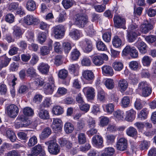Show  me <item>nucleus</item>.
<instances>
[{"mask_svg": "<svg viewBox=\"0 0 156 156\" xmlns=\"http://www.w3.org/2000/svg\"><path fill=\"white\" fill-rule=\"evenodd\" d=\"M45 144L48 145V151L51 154L56 155L59 153L60 147L58 145L54 140L45 142Z\"/></svg>", "mask_w": 156, "mask_h": 156, "instance_id": "1", "label": "nucleus"}, {"mask_svg": "<svg viewBox=\"0 0 156 156\" xmlns=\"http://www.w3.org/2000/svg\"><path fill=\"white\" fill-rule=\"evenodd\" d=\"M108 59L107 55L102 53L94 55L92 58V61L95 65L100 66L103 64L104 60L107 61Z\"/></svg>", "mask_w": 156, "mask_h": 156, "instance_id": "2", "label": "nucleus"}, {"mask_svg": "<svg viewBox=\"0 0 156 156\" xmlns=\"http://www.w3.org/2000/svg\"><path fill=\"white\" fill-rule=\"evenodd\" d=\"M114 26L118 28L126 29L125 26L126 21L122 16L119 15H115L113 18Z\"/></svg>", "mask_w": 156, "mask_h": 156, "instance_id": "3", "label": "nucleus"}, {"mask_svg": "<svg viewBox=\"0 0 156 156\" xmlns=\"http://www.w3.org/2000/svg\"><path fill=\"white\" fill-rule=\"evenodd\" d=\"M79 45L86 53H89L92 50V43L88 39L85 38L80 41Z\"/></svg>", "mask_w": 156, "mask_h": 156, "instance_id": "4", "label": "nucleus"}, {"mask_svg": "<svg viewBox=\"0 0 156 156\" xmlns=\"http://www.w3.org/2000/svg\"><path fill=\"white\" fill-rule=\"evenodd\" d=\"M122 53L125 55L129 54L133 58H136L138 57V51L134 47L130 45H127L125 48L122 51Z\"/></svg>", "mask_w": 156, "mask_h": 156, "instance_id": "5", "label": "nucleus"}, {"mask_svg": "<svg viewBox=\"0 0 156 156\" xmlns=\"http://www.w3.org/2000/svg\"><path fill=\"white\" fill-rule=\"evenodd\" d=\"M65 32L64 27L62 25H59L53 27V32L55 38L60 39L64 36Z\"/></svg>", "mask_w": 156, "mask_h": 156, "instance_id": "6", "label": "nucleus"}, {"mask_svg": "<svg viewBox=\"0 0 156 156\" xmlns=\"http://www.w3.org/2000/svg\"><path fill=\"white\" fill-rule=\"evenodd\" d=\"M7 114L11 118H15L19 113L18 107L15 105L12 104L7 106L5 109Z\"/></svg>", "mask_w": 156, "mask_h": 156, "instance_id": "7", "label": "nucleus"}, {"mask_svg": "<svg viewBox=\"0 0 156 156\" xmlns=\"http://www.w3.org/2000/svg\"><path fill=\"white\" fill-rule=\"evenodd\" d=\"M87 20V18L85 14L81 13H79L76 15L75 23L80 27H83Z\"/></svg>", "mask_w": 156, "mask_h": 156, "instance_id": "8", "label": "nucleus"}, {"mask_svg": "<svg viewBox=\"0 0 156 156\" xmlns=\"http://www.w3.org/2000/svg\"><path fill=\"white\" fill-rule=\"evenodd\" d=\"M24 21L28 25H36L40 23V20L34 15H28L24 17Z\"/></svg>", "mask_w": 156, "mask_h": 156, "instance_id": "9", "label": "nucleus"}, {"mask_svg": "<svg viewBox=\"0 0 156 156\" xmlns=\"http://www.w3.org/2000/svg\"><path fill=\"white\" fill-rule=\"evenodd\" d=\"M82 76L83 79L90 83L94 80V76L93 72L91 70H83L82 72Z\"/></svg>", "mask_w": 156, "mask_h": 156, "instance_id": "10", "label": "nucleus"}, {"mask_svg": "<svg viewBox=\"0 0 156 156\" xmlns=\"http://www.w3.org/2000/svg\"><path fill=\"white\" fill-rule=\"evenodd\" d=\"M103 138L100 135H95L92 138V144L97 148H101L103 147Z\"/></svg>", "mask_w": 156, "mask_h": 156, "instance_id": "11", "label": "nucleus"}, {"mask_svg": "<svg viewBox=\"0 0 156 156\" xmlns=\"http://www.w3.org/2000/svg\"><path fill=\"white\" fill-rule=\"evenodd\" d=\"M83 91L89 99H92L95 97V90L92 87H85Z\"/></svg>", "mask_w": 156, "mask_h": 156, "instance_id": "12", "label": "nucleus"}, {"mask_svg": "<svg viewBox=\"0 0 156 156\" xmlns=\"http://www.w3.org/2000/svg\"><path fill=\"white\" fill-rule=\"evenodd\" d=\"M127 145V140L124 138H121L119 139L117 142V148L118 150L123 151L126 149Z\"/></svg>", "mask_w": 156, "mask_h": 156, "instance_id": "13", "label": "nucleus"}, {"mask_svg": "<svg viewBox=\"0 0 156 156\" xmlns=\"http://www.w3.org/2000/svg\"><path fill=\"white\" fill-rule=\"evenodd\" d=\"M153 28V25L148 21H145L140 27V31L144 34H146Z\"/></svg>", "mask_w": 156, "mask_h": 156, "instance_id": "14", "label": "nucleus"}, {"mask_svg": "<svg viewBox=\"0 0 156 156\" xmlns=\"http://www.w3.org/2000/svg\"><path fill=\"white\" fill-rule=\"evenodd\" d=\"M69 35L73 40H77L82 37L83 34L80 30L74 29L69 32Z\"/></svg>", "mask_w": 156, "mask_h": 156, "instance_id": "15", "label": "nucleus"}, {"mask_svg": "<svg viewBox=\"0 0 156 156\" xmlns=\"http://www.w3.org/2000/svg\"><path fill=\"white\" fill-rule=\"evenodd\" d=\"M58 143L62 147L66 148L69 150L72 147V143L67 139L63 138H61L58 140Z\"/></svg>", "mask_w": 156, "mask_h": 156, "instance_id": "16", "label": "nucleus"}, {"mask_svg": "<svg viewBox=\"0 0 156 156\" xmlns=\"http://www.w3.org/2000/svg\"><path fill=\"white\" fill-rule=\"evenodd\" d=\"M62 126V122L60 118H54L53 119L52 128L55 130L60 129Z\"/></svg>", "mask_w": 156, "mask_h": 156, "instance_id": "17", "label": "nucleus"}, {"mask_svg": "<svg viewBox=\"0 0 156 156\" xmlns=\"http://www.w3.org/2000/svg\"><path fill=\"white\" fill-rule=\"evenodd\" d=\"M140 35V33L138 31H130L128 33L127 35L128 41L129 42H133L136 39L137 37Z\"/></svg>", "mask_w": 156, "mask_h": 156, "instance_id": "18", "label": "nucleus"}, {"mask_svg": "<svg viewBox=\"0 0 156 156\" xmlns=\"http://www.w3.org/2000/svg\"><path fill=\"white\" fill-rule=\"evenodd\" d=\"M136 112L133 109H131L126 112V119L129 122L133 121L135 118Z\"/></svg>", "mask_w": 156, "mask_h": 156, "instance_id": "19", "label": "nucleus"}, {"mask_svg": "<svg viewBox=\"0 0 156 156\" xmlns=\"http://www.w3.org/2000/svg\"><path fill=\"white\" fill-rule=\"evenodd\" d=\"M50 67V66L48 64L42 62L39 64L37 69L42 73L46 74L48 72Z\"/></svg>", "mask_w": 156, "mask_h": 156, "instance_id": "20", "label": "nucleus"}, {"mask_svg": "<svg viewBox=\"0 0 156 156\" xmlns=\"http://www.w3.org/2000/svg\"><path fill=\"white\" fill-rule=\"evenodd\" d=\"M24 31L21 28L18 26H15L13 28L12 35L14 38L19 39L22 37Z\"/></svg>", "mask_w": 156, "mask_h": 156, "instance_id": "21", "label": "nucleus"}, {"mask_svg": "<svg viewBox=\"0 0 156 156\" xmlns=\"http://www.w3.org/2000/svg\"><path fill=\"white\" fill-rule=\"evenodd\" d=\"M134 45L137 47L141 53L145 54L146 52L147 45L144 42L137 41L134 44Z\"/></svg>", "mask_w": 156, "mask_h": 156, "instance_id": "22", "label": "nucleus"}, {"mask_svg": "<svg viewBox=\"0 0 156 156\" xmlns=\"http://www.w3.org/2000/svg\"><path fill=\"white\" fill-rule=\"evenodd\" d=\"M114 118L116 121L122 120L123 119L124 113L120 110H117L113 112Z\"/></svg>", "mask_w": 156, "mask_h": 156, "instance_id": "23", "label": "nucleus"}, {"mask_svg": "<svg viewBox=\"0 0 156 156\" xmlns=\"http://www.w3.org/2000/svg\"><path fill=\"white\" fill-rule=\"evenodd\" d=\"M128 86L127 81L125 79L119 80L118 83V86L121 92H124L127 89Z\"/></svg>", "mask_w": 156, "mask_h": 156, "instance_id": "24", "label": "nucleus"}, {"mask_svg": "<svg viewBox=\"0 0 156 156\" xmlns=\"http://www.w3.org/2000/svg\"><path fill=\"white\" fill-rule=\"evenodd\" d=\"M113 46L116 48H119L122 46V41L121 37L118 36H114L112 39Z\"/></svg>", "mask_w": 156, "mask_h": 156, "instance_id": "25", "label": "nucleus"}, {"mask_svg": "<svg viewBox=\"0 0 156 156\" xmlns=\"http://www.w3.org/2000/svg\"><path fill=\"white\" fill-rule=\"evenodd\" d=\"M42 148L41 146L40 145H37L32 148L31 153L27 154L28 156H37L42 151Z\"/></svg>", "mask_w": 156, "mask_h": 156, "instance_id": "26", "label": "nucleus"}, {"mask_svg": "<svg viewBox=\"0 0 156 156\" xmlns=\"http://www.w3.org/2000/svg\"><path fill=\"white\" fill-rule=\"evenodd\" d=\"M26 8L29 11H34L37 8L35 2L33 0H28L27 2Z\"/></svg>", "mask_w": 156, "mask_h": 156, "instance_id": "27", "label": "nucleus"}, {"mask_svg": "<svg viewBox=\"0 0 156 156\" xmlns=\"http://www.w3.org/2000/svg\"><path fill=\"white\" fill-rule=\"evenodd\" d=\"M80 66L77 64H70L69 66V72L75 76H77L78 74V71Z\"/></svg>", "mask_w": 156, "mask_h": 156, "instance_id": "28", "label": "nucleus"}, {"mask_svg": "<svg viewBox=\"0 0 156 156\" xmlns=\"http://www.w3.org/2000/svg\"><path fill=\"white\" fill-rule=\"evenodd\" d=\"M126 133L128 136L132 137H136L137 134L136 129L132 126H130L127 129Z\"/></svg>", "mask_w": 156, "mask_h": 156, "instance_id": "29", "label": "nucleus"}, {"mask_svg": "<svg viewBox=\"0 0 156 156\" xmlns=\"http://www.w3.org/2000/svg\"><path fill=\"white\" fill-rule=\"evenodd\" d=\"M64 112L63 108L59 105L54 106L52 109L53 114L56 115H59Z\"/></svg>", "mask_w": 156, "mask_h": 156, "instance_id": "30", "label": "nucleus"}, {"mask_svg": "<svg viewBox=\"0 0 156 156\" xmlns=\"http://www.w3.org/2000/svg\"><path fill=\"white\" fill-rule=\"evenodd\" d=\"M103 73L109 76H112L114 74L112 68L110 66H105L101 68Z\"/></svg>", "mask_w": 156, "mask_h": 156, "instance_id": "31", "label": "nucleus"}, {"mask_svg": "<svg viewBox=\"0 0 156 156\" xmlns=\"http://www.w3.org/2000/svg\"><path fill=\"white\" fill-rule=\"evenodd\" d=\"M115 153L114 148L112 147L105 148L103 151L101 156H112Z\"/></svg>", "mask_w": 156, "mask_h": 156, "instance_id": "32", "label": "nucleus"}, {"mask_svg": "<svg viewBox=\"0 0 156 156\" xmlns=\"http://www.w3.org/2000/svg\"><path fill=\"white\" fill-rule=\"evenodd\" d=\"M11 60V59L4 56L1 57L0 59V69L7 66Z\"/></svg>", "mask_w": 156, "mask_h": 156, "instance_id": "33", "label": "nucleus"}, {"mask_svg": "<svg viewBox=\"0 0 156 156\" xmlns=\"http://www.w3.org/2000/svg\"><path fill=\"white\" fill-rule=\"evenodd\" d=\"M55 89V85L46 84L44 86V92L46 94H51Z\"/></svg>", "mask_w": 156, "mask_h": 156, "instance_id": "34", "label": "nucleus"}, {"mask_svg": "<svg viewBox=\"0 0 156 156\" xmlns=\"http://www.w3.org/2000/svg\"><path fill=\"white\" fill-rule=\"evenodd\" d=\"M38 116L41 119L44 120L49 119L50 117L48 112L45 109L40 110L38 113Z\"/></svg>", "mask_w": 156, "mask_h": 156, "instance_id": "35", "label": "nucleus"}, {"mask_svg": "<svg viewBox=\"0 0 156 156\" xmlns=\"http://www.w3.org/2000/svg\"><path fill=\"white\" fill-rule=\"evenodd\" d=\"M51 133V130L48 127L44 128L42 131L41 134L40 135V137L41 139H44L48 137Z\"/></svg>", "mask_w": 156, "mask_h": 156, "instance_id": "36", "label": "nucleus"}, {"mask_svg": "<svg viewBox=\"0 0 156 156\" xmlns=\"http://www.w3.org/2000/svg\"><path fill=\"white\" fill-rule=\"evenodd\" d=\"M104 84L108 89L112 90L114 87V83L113 80L111 79H107L104 80Z\"/></svg>", "mask_w": 156, "mask_h": 156, "instance_id": "37", "label": "nucleus"}, {"mask_svg": "<svg viewBox=\"0 0 156 156\" xmlns=\"http://www.w3.org/2000/svg\"><path fill=\"white\" fill-rule=\"evenodd\" d=\"M148 114L147 109L144 108L138 113L137 117L140 120H145L146 119Z\"/></svg>", "mask_w": 156, "mask_h": 156, "instance_id": "38", "label": "nucleus"}, {"mask_svg": "<svg viewBox=\"0 0 156 156\" xmlns=\"http://www.w3.org/2000/svg\"><path fill=\"white\" fill-rule=\"evenodd\" d=\"M103 109L105 112L111 114L114 110V105L112 103H109L105 105Z\"/></svg>", "mask_w": 156, "mask_h": 156, "instance_id": "39", "label": "nucleus"}, {"mask_svg": "<svg viewBox=\"0 0 156 156\" xmlns=\"http://www.w3.org/2000/svg\"><path fill=\"white\" fill-rule=\"evenodd\" d=\"M64 129L67 133H71L74 129L73 124L70 122H66L64 125Z\"/></svg>", "mask_w": 156, "mask_h": 156, "instance_id": "40", "label": "nucleus"}, {"mask_svg": "<svg viewBox=\"0 0 156 156\" xmlns=\"http://www.w3.org/2000/svg\"><path fill=\"white\" fill-rule=\"evenodd\" d=\"M130 100L127 96H124L121 101V106L123 108H126L130 106Z\"/></svg>", "mask_w": 156, "mask_h": 156, "instance_id": "41", "label": "nucleus"}, {"mask_svg": "<svg viewBox=\"0 0 156 156\" xmlns=\"http://www.w3.org/2000/svg\"><path fill=\"white\" fill-rule=\"evenodd\" d=\"M99 125L101 127L106 126L110 122L109 118L105 116H101L99 118Z\"/></svg>", "mask_w": 156, "mask_h": 156, "instance_id": "42", "label": "nucleus"}, {"mask_svg": "<svg viewBox=\"0 0 156 156\" xmlns=\"http://www.w3.org/2000/svg\"><path fill=\"white\" fill-rule=\"evenodd\" d=\"M112 67L115 71H119L123 68V65L121 62L115 61L112 64Z\"/></svg>", "mask_w": 156, "mask_h": 156, "instance_id": "43", "label": "nucleus"}, {"mask_svg": "<svg viewBox=\"0 0 156 156\" xmlns=\"http://www.w3.org/2000/svg\"><path fill=\"white\" fill-rule=\"evenodd\" d=\"M152 60L150 57L147 55H145L142 58L141 62L144 66L148 67L150 65Z\"/></svg>", "mask_w": 156, "mask_h": 156, "instance_id": "44", "label": "nucleus"}, {"mask_svg": "<svg viewBox=\"0 0 156 156\" xmlns=\"http://www.w3.org/2000/svg\"><path fill=\"white\" fill-rule=\"evenodd\" d=\"M74 4L73 0H62V4L63 7L66 9H68L71 7Z\"/></svg>", "mask_w": 156, "mask_h": 156, "instance_id": "45", "label": "nucleus"}, {"mask_svg": "<svg viewBox=\"0 0 156 156\" xmlns=\"http://www.w3.org/2000/svg\"><path fill=\"white\" fill-rule=\"evenodd\" d=\"M80 55V53L79 51L76 48L73 49L71 53L70 58L72 60H77Z\"/></svg>", "mask_w": 156, "mask_h": 156, "instance_id": "46", "label": "nucleus"}, {"mask_svg": "<svg viewBox=\"0 0 156 156\" xmlns=\"http://www.w3.org/2000/svg\"><path fill=\"white\" fill-rule=\"evenodd\" d=\"M28 87L26 85L22 84L19 86L18 92L19 94H24L26 93L29 90Z\"/></svg>", "mask_w": 156, "mask_h": 156, "instance_id": "47", "label": "nucleus"}, {"mask_svg": "<svg viewBox=\"0 0 156 156\" xmlns=\"http://www.w3.org/2000/svg\"><path fill=\"white\" fill-rule=\"evenodd\" d=\"M47 38L46 34L44 32H40L37 35V40L39 43L42 44L44 43Z\"/></svg>", "mask_w": 156, "mask_h": 156, "instance_id": "48", "label": "nucleus"}, {"mask_svg": "<svg viewBox=\"0 0 156 156\" xmlns=\"http://www.w3.org/2000/svg\"><path fill=\"white\" fill-rule=\"evenodd\" d=\"M96 47L99 51H106L107 49L106 45L101 41H99L97 42Z\"/></svg>", "mask_w": 156, "mask_h": 156, "instance_id": "49", "label": "nucleus"}, {"mask_svg": "<svg viewBox=\"0 0 156 156\" xmlns=\"http://www.w3.org/2000/svg\"><path fill=\"white\" fill-rule=\"evenodd\" d=\"M136 22V23H135L132 21L131 23L129 24L128 29L129 31H136L138 29V26L139 24L137 20Z\"/></svg>", "mask_w": 156, "mask_h": 156, "instance_id": "50", "label": "nucleus"}, {"mask_svg": "<svg viewBox=\"0 0 156 156\" xmlns=\"http://www.w3.org/2000/svg\"><path fill=\"white\" fill-rule=\"evenodd\" d=\"M150 145L149 141L144 140L141 141L139 145V148L141 150H147Z\"/></svg>", "mask_w": 156, "mask_h": 156, "instance_id": "51", "label": "nucleus"}, {"mask_svg": "<svg viewBox=\"0 0 156 156\" xmlns=\"http://www.w3.org/2000/svg\"><path fill=\"white\" fill-rule=\"evenodd\" d=\"M23 112L25 115L27 116H32L34 114V111L29 107L24 108L23 109Z\"/></svg>", "mask_w": 156, "mask_h": 156, "instance_id": "52", "label": "nucleus"}, {"mask_svg": "<svg viewBox=\"0 0 156 156\" xmlns=\"http://www.w3.org/2000/svg\"><path fill=\"white\" fill-rule=\"evenodd\" d=\"M78 142L80 144H83L86 141V136L85 134L83 133H79L77 136Z\"/></svg>", "mask_w": 156, "mask_h": 156, "instance_id": "53", "label": "nucleus"}, {"mask_svg": "<svg viewBox=\"0 0 156 156\" xmlns=\"http://www.w3.org/2000/svg\"><path fill=\"white\" fill-rule=\"evenodd\" d=\"M25 35L28 41L32 42L34 40V32L30 30L27 31L25 34Z\"/></svg>", "mask_w": 156, "mask_h": 156, "instance_id": "54", "label": "nucleus"}, {"mask_svg": "<svg viewBox=\"0 0 156 156\" xmlns=\"http://www.w3.org/2000/svg\"><path fill=\"white\" fill-rule=\"evenodd\" d=\"M35 77V80L34 82L35 85L37 87H41L43 86L44 83L43 80L38 75L37 76Z\"/></svg>", "mask_w": 156, "mask_h": 156, "instance_id": "55", "label": "nucleus"}, {"mask_svg": "<svg viewBox=\"0 0 156 156\" xmlns=\"http://www.w3.org/2000/svg\"><path fill=\"white\" fill-rule=\"evenodd\" d=\"M149 87V84L145 81H143L140 83L138 85V90L139 91H140Z\"/></svg>", "mask_w": 156, "mask_h": 156, "instance_id": "56", "label": "nucleus"}, {"mask_svg": "<svg viewBox=\"0 0 156 156\" xmlns=\"http://www.w3.org/2000/svg\"><path fill=\"white\" fill-rule=\"evenodd\" d=\"M7 135L11 142H14L16 139V137L15 133L12 131L8 130L6 132Z\"/></svg>", "mask_w": 156, "mask_h": 156, "instance_id": "57", "label": "nucleus"}, {"mask_svg": "<svg viewBox=\"0 0 156 156\" xmlns=\"http://www.w3.org/2000/svg\"><path fill=\"white\" fill-rule=\"evenodd\" d=\"M116 136L113 134H108L106 136V140L108 144H112L115 142Z\"/></svg>", "mask_w": 156, "mask_h": 156, "instance_id": "58", "label": "nucleus"}, {"mask_svg": "<svg viewBox=\"0 0 156 156\" xmlns=\"http://www.w3.org/2000/svg\"><path fill=\"white\" fill-rule=\"evenodd\" d=\"M18 4L16 2H12L9 3L7 6L8 10L13 12L18 8Z\"/></svg>", "mask_w": 156, "mask_h": 156, "instance_id": "59", "label": "nucleus"}, {"mask_svg": "<svg viewBox=\"0 0 156 156\" xmlns=\"http://www.w3.org/2000/svg\"><path fill=\"white\" fill-rule=\"evenodd\" d=\"M27 73L29 76L32 77H35L38 75L36 72L35 69L33 67H30L27 69Z\"/></svg>", "mask_w": 156, "mask_h": 156, "instance_id": "60", "label": "nucleus"}, {"mask_svg": "<svg viewBox=\"0 0 156 156\" xmlns=\"http://www.w3.org/2000/svg\"><path fill=\"white\" fill-rule=\"evenodd\" d=\"M87 34L90 37H92L95 34V31L93 29V25H90L85 29Z\"/></svg>", "mask_w": 156, "mask_h": 156, "instance_id": "61", "label": "nucleus"}, {"mask_svg": "<svg viewBox=\"0 0 156 156\" xmlns=\"http://www.w3.org/2000/svg\"><path fill=\"white\" fill-rule=\"evenodd\" d=\"M43 97L41 94H36L34 96L33 102L37 104H39L42 101Z\"/></svg>", "mask_w": 156, "mask_h": 156, "instance_id": "62", "label": "nucleus"}, {"mask_svg": "<svg viewBox=\"0 0 156 156\" xmlns=\"http://www.w3.org/2000/svg\"><path fill=\"white\" fill-rule=\"evenodd\" d=\"M129 65L130 69L136 70L138 68L139 63L136 61H132L129 62Z\"/></svg>", "mask_w": 156, "mask_h": 156, "instance_id": "63", "label": "nucleus"}, {"mask_svg": "<svg viewBox=\"0 0 156 156\" xmlns=\"http://www.w3.org/2000/svg\"><path fill=\"white\" fill-rule=\"evenodd\" d=\"M129 80L131 83L135 84L137 83L138 82L137 76L135 74L131 73L129 75Z\"/></svg>", "mask_w": 156, "mask_h": 156, "instance_id": "64", "label": "nucleus"}]
</instances>
